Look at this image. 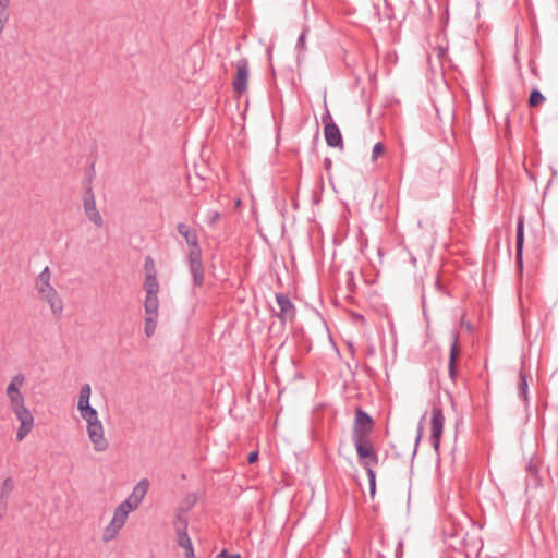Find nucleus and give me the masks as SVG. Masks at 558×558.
I'll list each match as a JSON object with an SVG mask.
<instances>
[{
	"mask_svg": "<svg viewBox=\"0 0 558 558\" xmlns=\"http://www.w3.org/2000/svg\"><path fill=\"white\" fill-rule=\"evenodd\" d=\"M515 264L520 271L523 270V247H524V217L519 216L515 231Z\"/></svg>",
	"mask_w": 558,
	"mask_h": 558,
	"instance_id": "nucleus-14",
	"label": "nucleus"
},
{
	"mask_svg": "<svg viewBox=\"0 0 558 558\" xmlns=\"http://www.w3.org/2000/svg\"><path fill=\"white\" fill-rule=\"evenodd\" d=\"M257 459H258V451H251L247 456V462L251 464L256 462Z\"/></svg>",
	"mask_w": 558,
	"mask_h": 558,
	"instance_id": "nucleus-34",
	"label": "nucleus"
},
{
	"mask_svg": "<svg viewBox=\"0 0 558 558\" xmlns=\"http://www.w3.org/2000/svg\"><path fill=\"white\" fill-rule=\"evenodd\" d=\"M11 410L20 422V426L16 430V440L22 441L34 426V416L25 407V401L11 405Z\"/></svg>",
	"mask_w": 558,
	"mask_h": 558,
	"instance_id": "nucleus-3",
	"label": "nucleus"
},
{
	"mask_svg": "<svg viewBox=\"0 0 558 558\" xmlns=\"http://www.w3.org/2000/svg\"><path fill=\"white\" fill-rule=\"evenodd\" d=\"M248 81V61L242 58L236 61V75L232 82L233 89L238 93L247 90Z\"/></svg>",
	"mask_w": 558,
	"mask_h": 558,
	"instance_id": "nucleus-11",
	"label": "nucleus"
},
{
	"mask_svg": "<svg viewBox=\"0 0 558 558\" xmlns=\"http://www.w3.org/2000/svg\"><path fill=\"white\" fill-rule=\"evenodd\" d=\"M451 336H452V343H451V348H450L448 368H449L450 378L454 379L456 375H457L456 363H457V357L459 354V348H458L459 333L457 331H453Z\"/></svg>",
	"mask_w": 558,
	"mask_h": 558,
	"instance_id": "nucleus-20",
	"label": "nucleus"
},
{
	"mask_svg": "<svg viewBox=\"0 0 558 558\" xmlns=\"http://www.w3.org/2000/svg\"><path fill=\"white\" fill-rule=\"evenodd\" d=\"M177 230L182 238H184L186 244L190 246L189 252L201 253L202 248L198 244V236L196 230L191 228L184 222H179L177 225Z\"/></svg>",
	"mask_w": 558,
	"mask_h": 558,
	"instance_id": "nucleus-15",
	"label": "nucleus"
},
{
	"mask_svg": "<svg viewBox=\"0 0 558 558\" xmlns=\"http://www.w3.org/2000/svg\"><path fill=\"white\" fill-rule=\"evenodd\" d=\"M92 395V388L89 384H84L81 387L80 395H78V402H77V410L80 411V414H92L94 411H97L95 408H93L89 403Z\"/></svg>",
	"mask_w": 558,
	"mask_h": 558,
	"instance_id": "nucleus-19",
	"label": "nucleus"
},
{
	"mask_svg": "<svg viewBox=\"0 0 558 558\" xmlns=\"http://www.w3.org/2000/svg\"><path fill=\"white\" fill-rule=\"evenodd\" d=\"M144 268L146 270V274L155 272V265L151 256H146Z\"/></svg>",
	"mask_w": 558,
	"mask_h": 558,
	"instance_id": "nucleus-32",
	"label": "nucleus"
},
{
	"mask_svg": "<svg viewBox=\"0 0 558 558\" xmlns=\"http://www.w3.org/2000/svg\"><path fill=\"white\" fill-rule=\"evenodd\" d=\"M402 545H403L402 541H399V543H398V548H397V550H396V556H397V557L399 556V549L402 547Z\"/></svg>",
	"mask_w": 558,
	"mask_h": 558,
	"instance_id": "nucleus-37",
	"label": "nucleus"
},
{
	"mask_svg": "<svg viewBox=\"0 0 558 558\" xmlns=\"http://www.w3.org/2000/svg\"><path fill=\"white\" fill-rule=\"evenodd\" d=\"M546 100L545 96L537 88L531 90L529 96V106L537 107Z\"/></svg>",
	"mask_w": 558,
	"mask_h": 558,
	"instance_id": "nucleus-26",
	"label": "nucleus"
},
{
	"mask_svg": "<svg viewBox=\"0 0 558 558\" xmlns=\"http://www.w3.org/2000/svg\"><path fill=\"white\" fill-rule=\"evenodd\" d=\"M133 511L128 502H121L114 510L113 518L104 532V541L109 542L123 527L129 513Z\"/></svg>",
	"mask_w": 558,
	"mask_h": 558,
	"instance_id": "nucleus-4",
	"label": "nucleus"
},
{
	"mask_svg": "<svg viewBox=\"0 0 558 558\" xmlns=\"http://www.w3.org/2000/svg\"><path fill=\"white\" fill-rule=\"evenodd\" d=\"M530 68H531L532 73L536 75V69H535V66H533L532 64H530Z\"/></svg>",
	"mask_w": 558,
	"mask_h": 558,
	"instance_id": "nucleus-39",
	"label": "nucleus"
},
{
	"mask_svg": "<svg viewBox=\"0 0 558 558\" xmlns=\"http://www.w3.org/2000/svg\"><path fill=\"white\" fill-rule=\"evenodd\" d=\"M375 422L373 417L361 408H356L355 417L352 428V439L356 436L361 438H368L374 429Z\"/></svg>",
	"mask_w": 558,
	"mask_h": 558,
	"instance_id": "nucleus-6",
	"label": "nucleus"
},
{
	"mask_svg": "<svg viewBox=\"0 0 558 558\" xmlns=\"http://www.w3.org/2000/svg\"><path fill=\"white\" fill-rule=\"evenodd\" d=\"M529 470L530 472H534V466H532L531 464L529 465Z\"/></svg>",
	"mask_w": 558,
	"mask_h": 558,
	"instance_id": "nucleus-40",
	"label": "nucleus"
},
{
	"mask_svg": "<svg viewBox=\"0 0 558 558\" xmlns=\"http://www.w3.org/2000/svg\"><path fill=\"white\" fill-rule=\"evenodd\" d=\"M14 481L12 477H7L0 488V519H4L8 506H9V498L14 490Z\"/></svg>",
	"mask_w": 558,
	"mask_h": 558,
	"instance_id": "nucleus-18",
	"label": "nucleus"
},
{
	"mask_svg": "<svg viewBox=\"0 0 558 558\" xmlns=\"http://www.w3.org/2000/svg\"><path fill=\"white\" fill-rule=\"evenodd\" d=\"M322 121L324 123V135L326 144L332 148H339L343 150V138L339 126L332 121V118L328 110L323 114Z\"/></svg>",
	"mask_w": 558,
	"mask_h": 558,
	"instance_id": "nucleus-5",
	"label": "nucleus"
},
{
	"mask_svg": "<svg viewBox=\"0 0 558 558\" xmlns=\"http://www.w3.org/2000/svg\"><path fill=\"white\" fill-rule=\"evenodd\" d=\"M425 420V414L421 417L420 422H418V426H417V435H416V438H415V447H414V450H413V456H415L416 453V450H417V447H418V444L422 439V436H423V432H424V422Z\"/></svg>",
	"mask_w": 558,
	"mask_h": 558,
	"instance_id": "nucleus-29",
	"label": "nucleus"
},
{
	"mask_svg": "<svg viewBox=\"0 0 558 558\" xmlns=\"http://www.w3.org/2000/svg\"><path fill=\"white\" fill-rule=\"evenodd\" d=\"M209 223L210 225H214L219 218H220V214L218 211H211L209 213Z\"/></svg>",
	"mask_w": 558,
	"mask_h": 558,
	"instance_id": "nucleus-35",
	"label": "nucleus"
},
{
	"mask_svg": "<svg viewBox=\"0 0 558 558\" xmlns=\"http://www.w3.org/2000/svg\"><path fill=\"white\" fill-rule=\"evenodd\" d=\"M157 327V316H146L145 318V333L151 337Z\"/></svg>",
	"mask_w": 558,
	"mask_h": 558,
	"instance_id": "nucleus-28",
	"label": "nucleus"
},
{
	"mask_svg": "<svg viewBox=\"0 0 558 558\" xmlns=\"http://www.w3.org/2000/svg\"><path fill=\"white\" fill-rule=\"evenodd\" d=\"M220 558H241L240 554H229L227 549L221 550V553L218 555Z\"/></svg>",
	"mask_w": 558,
	"mask_h": 558,
	"instance_id": "nucleus-33",
	"label": "nucleus"
},
{
	"mask_svg": "<svg viewBox=\"0 0 558 558\" xmlns=\"http://www.w3.org/2000/svg\"><path fill=\"white\" fill-rule=\"evenodd\" d=\"M144 289L146 294H158L159 283L157 281L156 272L146 274Z\"/></svg>",
	"mask_w": 558,
	"mask_h": 558,
	"instance_id": "nucleus-24",
	"label": "nucleus"
},
{
	"mask_svg": "<svg viewBox=\"0 0 558 558\" xmlns=\"http://www.w3.org/2000/svg\"><path fill=\"white\" fill-rule=\"evenodd\" d=\"M144 306L146 316H158L159 301L157 294H146Z\"/></svg>",
	"mask_w": 558,
	"mask_h": 558,
	"instance_id": "nucleus-22",
	"label": "nucleus"
},
{
	"mask_svg": "<svg viewBox=\"0 0 558 558\" xmlns=\"http://www.w3.org/2000/svg\"><path fill=\"white\" fill-rule=\"evenodd\" d=\"M196 502V498L194 497L186 507H180L177 509L174 519H173V529L175 531V534H183L187 532V525H189V517L187 511L191 509V507L194 506Z\"/></svg>",
	"mask_w": 558,
	"mask_h": 558,
	"instance_id": "nucleus-13",
	"label": "nucleus"
},
{
	"mask_svg": "<svg viewBox=\"0 0 558 558\" xmlns=\"http://www.w3.org/2000/svg\"><path fill=\"white\" fill-rule=\"evenodd\" d=\"M364 468H365V471H366V474L368 477V482H369V494H371V497H374L375 492H376V474H375V471L373 470L372 465H364Z\"/></svg>",
	"mask_w": 558,
	"mask_h": 558,
	"instance_id": "nucleus-27",
	"label": "nucleus"
},
{
	"mask_svg": "<svg viewBox=\"0 0 558 558\" xmlns=\"http://www.w3.org/2000/svg\"><path fill=\"white\" fill-rule=\"evenodd\" d=\"M518 395L521 400L529 403V384L527 376L524 371H520L519 374V384H518Z\"/></svg>",
	"mask_w": 558,
	"mask_h": 558,
	"instance_id": "nucleus-23",
	"label": "nucleus"
},
{
	"mask_svg": "<svg viewBox=\"0 0 558 558\" xmlns=\"http://www.w3.org/2000/svg\"><path fill=\"white\" fill-rule=\"evenodd\" d=\"M353 445L356 450V454L360 460L364 461V465H377L378 464V456L374 449V446L368 438H361V436H356V439H352Z\"/></svg>",
	"mask_w": 558,
	"mask_h": 558,
	"instance_id": "nucleus-7",
	"label": "nucleus"
},
{
	"mask_svg": "<svg viewBox=\"0 0 558 558\" xmlns=\"http://www.w3.org/2000/svg\"><path fill=\"white\" fill-rule=\"evenodd\" d=\"M276 301L280 308V312L277 315L280 322L284 324L288 319H294L296 310L290 298L284 293H277Z\"/></svg>",
	"mask_w": 558,
	"mask_h": 558,
	"instance_id": "nucleus-12",
	"label": "nucleus"
},
{
	"mask_svg": "<svg viewBox=\"0 0 558 558\" xmlns=\"http://www.w3.org/2000/svg\"><path fill=\"white\" fill-rule=\"evenodd\" d=\"M24 383L25 376L22 373H19L11 378L5 389L7 397L10 401V407L25 401L24 396L21 392V388L23 387Z\"/></svg>",
	"mask_w": 558,
	"mask_h": 558,
	"instance_id": "nucleus-10",
	"label": "nucleus"
},
{
	"mask_svg": "<svg viewBox=\"0 0 558 558\" xmlns=\"http://www.w3.org/2000/svg\"><path fill=\"white\" fill-rule=\"evenodd\" d=\"M444 422H445V418H444L442 410L439 407H434L432 409V418H430V424H432L430 438L433 441V447L436 451H438V449H439L440 437L442 435V429H444Z\"/></svg>",
	"mask_w": 558,
	"mask_h": 558,
	"instance_id": "nucleus-9",
	"label": "nucleus"
},
{
	"mask_svg": "<svg viewBox=\"0 0 558 558\" xmlns=\"http://www.w3.org/2000/svg\"><path fill=\"white\" fill-rule=\"evenodd\" d=\"M306 33L307 31L304 29L302 31V33L299 35V38H298V41H296V49L299 51H302L305 49V38H306Z\"/></svg>",
	"mask_w": 558,
	"mask_h": 558,
	"instance_id": "nucleus-30",
	"label": "nucleus"
},
{
	"mask_svg": "<svg viewBox=\"0 0 558 558\" xmlns=\"http://www.w3.org/2000/svg\"><path fill=\"white\" fill-rule=\"evenodd\" d=\"M446 52V49H444L442 47H439V52H438V57H442Z\"/></svg>",
	"mask_w": 558,
	"mask_h": 558,
	"instance_id": "nucleus-38",
	"label": "nucleus"
},
{
	"mask_svg": "<svg viewBox=\"0 0 558 558\" xmlns=\"http://www.w3.org/2000/svg\"><path fill=\"white\" fill-rule=\"evenodd\" d=\"M50 269L46 266L37 276L35 287L40 299L49 303L52 314L60 317L63 312V302L57 290L50 284Z\"/></svg>",
	"mask_w": 558,
	"mask_h": 558,
	"instance_id": "nucleus-1",
	"label": "nucleus"
},
{
	"mask_svg": "<svg viewBox=\"0 0 558 558\" xmlns=\"http://www.w3.org/2000/svg\"><path fill=\"white\" fill-rule=\"evenodd\" d=\"M9 5L10 0H0V34L2 33L10 17Z\"/></svg>",
	"mask_w": 558,
	"mask_h": 558,
	"instance_id": "nucleus-25",
	"label": "nucleus"
},
{
	"mask_svg": "<svg viewBox=\"0 0 558 558\" xmlns=\"http://www.w3.org/2000/svg\"><path fill=\"white\" fill-rule=\"evenodd\" d=\"M189 270L192 276L193 286L201 287L204 283V267L202 262V252H189L187 255Z\"/></svg>",
	"mask_w": 558,
	"mask_h": 558,
	"instance_id": "nucleus-8",
	"label": "nucleus"
},
{
	"mask_svg": "<svg viewBox=\"0 0 558 558\" xmlns=\"http://www.w3.org/2000/svg\"><path fill=\"white\" fill-rule=\"evenodd\" d=\"M84 210L88 219L94 222L97 227L102 225V218L96 208L95 196L92 192V187H88L84 197Z\"/></svg>",
	"mask_w": 558,
	"mask_h": 558,
	"instance_id": "nucleus-17",
	"label": "nucleus"
},
{
	"mask_svg": "<svg viewBox=\"0 0 558 558\" xmlns=\"http://www.w3.org/2000/svg\"><path fill=\"white\" fill-rule=\"evenodd\" d=\"M81 416L87 422V433L94 449L99 452L105 451L108 448V441L104 436V426L98 420V412L94 411L93 415L83 413Z\"/></svg>",
	"mask_w": 558,
	"mask_h": 558,
	"instance_id": "nucleus-2",
	"label": "nucleus"
},
{
	"mask_svg": "<svg viewBox=\"0 0 558 558\" xmlns=\"http://www.w3.org/2000/svg\"><path fill=\"white\" fill-rule=\"evenodd\" d=\"M331 165H332L331 159H330V158H328V157H326V158L324 159V167H325V169H326V170H329V169L331 168Z\"/></svg>",
	"mask_w": 558,
	"mask_h": 558,
	"instance_id": "nucleus-36",
	"label": "nucleus"
},
{
	"mask_svg": "<svg viewBox=\"0 0 558 558\" xmlns=\"http://www.w3.org/2000/svg\"><path fill=\"white\" fill-rule=\"evenodd\" d=\"M177 543L185 550L186 558H195L193 544L187 532L177 535Z\"/></svg>",
	"mask_w": 558,
	"mask_h": 558,
	"instance_id": "nucleus-21",
	"label": "nucleus"
},
{
	"mask_svg": "<svg viewBox=\"0 0 558 558\" xmlns=\"http://www.w3.org/2000/svg\"><path fill=\"white\" fill-rule=\"evenodd\" d=\"M384 149L385 146L380 142L376 143L372 150V159L376 160L377 157L384 151Z\"/></svg>",
	"mask_w": 558,
	"mask_h": 558,
	"instance_id": "nucleus-31",
	"label": "nucleus"
},
{
	"mask_svg": "<svg viewBox=\"0 0 558 558\" xmlns=\"http://www.w3.org/2000/svg\"><path fill=\"white\" fill-rule=\"evenodd\" d=\"M149 488V481L147 478H142L133 488L132 493L124 500L132 509L135 510L138 508L143 499L145 498Z\"/></svg>",
	"mask_w": 558,
	"mask_h": 558,
	"instance_id": "nucleus-16",
	"label": "nucleus"
}]
</instances>
